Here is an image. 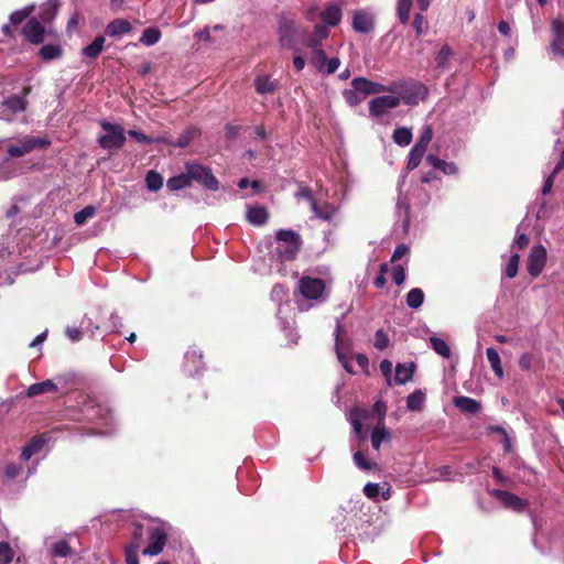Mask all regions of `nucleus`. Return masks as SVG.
<instances>
[{
  "label": "nucleus",
  "instance_id": "1",
  "mask_svg": "<svg viewBox=\"0 0 564 564\" xmlns=\"http://www.w3.org/2000/svg\"><path fill=\"white\" fill-rule=\"evenodd\" d=\"M278 246L275 247V254L282 261H292L296 258L301 246V236L291 229H280L275 235Z\"/></svg>",
  "mask_w": 564,
  "mask_h": 564
},
{
  "label": "nucleus",
  "instance_id": "2",
  "mask_svg": "<svg viewBox=\"0 0 564 564\" xmlns=\"http://www.w3.org/2000/svg\"><path fill=\"white\" fill-rule=\"evenodd\" d=\"M100 127L106 132L98 139V143L102 149L120 150L124 145L126 134L121 124L104 120L100 122Z\"/></svg>",
  "mask_w": 564,
  "mask_h": 564
},
{
  "label": "nucleus",
  "instance_id": "3",
  "mask_svg": "<svg viewBox=\"0 0 564 564\" xmlns=\"http://www.w3.org/2000/svg\"><path fill=\"white\" fill-rule=\"evenodd\" d=\"M299 34L295 20L281 14L278 19V35L281 47L296 51Z\"/></svg>",
  "mask_w": 564,
  "mask_h": 564
},
{
  "label": "nucleus",
  "instance_id": "4",
  "mask_svg": "<svg viewBox=\"0 0 564 564\" xmlns=\"http://www.w3.org/2000/svg\"><path fill=\"white\" fill-rule=\"evenodd\" d=\"M31 93V87L22 88L21 95L8 97L1 102V119L11 121L13 116L26 110L28 101L25 97Z\"/></svg>",
  "mask_w": 564,
  "mask_h": 564
},
{
  "label": "nucleus",
  "instance_id": "5",
  "mask_svg": "<svg viewBox=\"0 0 564 564\" xmlns=\"http://www.w3.org/2000/svg\"><path fill=\"white\" fill-rule=\"evenodd\" d=\"M187 176L191 182L195 181L210 191H217L219 187L218 180L212 173V170L198 163L186 164Z\"/></svg>",
  "mask_w": 564,
  "mask_h": 564
},
{
  "label": "nucleus",
  "instance_id": "6",
  "mask_svg": "<svg viewBox=\"0 0 564 564\" xmlns=\"http://www.w3.org/2000/svg\"><path fill=\"white\" fill-rule=\"evenodd\" d=\"M326 285L319 278L302 276L299 281V290L303 297L307 300H319L325 292Z\"/></svg>",
  "mask_w": 564,
  "mask_h": 564
},
{
  "label": "nucleus",
  "instance_id": "7",
  "mask_svg": "<svg viewBox=\"0 0 564 564\" xmlns=\"http://www.w3.org/2000/svg\"><path fill=\"white\" fill-rule=\"evenodd\" d=\"M205 367L203 361V352L196 346L189 347L184 354V361L182 366V370L187 377H195L198 375Z\"/></svg>",
  "mask_w": 564,
  "mask_h": 564
},
{
  "label": "nucleus",
  "instance_id": "8",
  "mask_svg": "<svg viewBox=\"0 0 564 564\" xmlns=\"http://www.w3.org/2000/svg\"><path fill=\"white\" fill-rule=\"evenodd\" d=\"M148 540L149 543L142 550V554L148 556H155L164 550L167 543V534L162 528L153 527L149 529Z\"/></svg>",
  "mask_w": 564,
  "mask_h": 564
},
{
  "label": "nucleus",
  "instance_id": "9",
  "mask_svg": "<svg viewBox=\"0 0 564 564\" xmlns=\"http://www.w3.org/2000/svg\"><path fill=\"white\" fill-rule=\"evenodd\" d=\"M547 260L546 249L542 245L533 246L527 259V270L532 278H538Z\"/></svg>",
  "mask_w": 564,
  "mask_h": 564
},
{
  "label": "nucleus",
  "instance_id": "10",
  "mask_svg": "<svg viewBox=\"0 0 564 564\" xmlns=\"http://www.w3.org/2000/svg\"><path fill=\"white\" fill-rule=\"evenodd\" d=\"M400 105V98L392 95L379 96L370 100L369 112L373 117H381L387 109L395 108Z\"/></svg>",
  "mask_w": 564,
  "mask_h": 564
},
{
  "label": "nucleus",
  "instance_id": "11",
  "mask_svg": "<svg viewBox=\"0 0 564 564\" xmlns=\"http://www.w3.org/2000/svg\"><path fill=\"white\" fill-rule=\"evenodd\" d=\"M45 29L36 18H30L22 28V34L31 44H41L44 41Z\"/></svg>",
  "mask_w": 564,
  "mask_h": 564
},
{
  "label": "nucleus",
  "instance_id": "12",
  "mask_svg": "<svg viewBox=\"0 0 564 564\" xmlns=\"http://www.w3.org/2000/svg\"><path fill=\"white\" fill-rule=\"evenodd\" d=\"M490 495L498 499L506 508L513 509L516 511H522L527 507L528 502L521 499L519 496L502 489H492Z\"/></svg>",
  "mask_w": 564,
  "mask_h": 564
},
{
  "label": "nucleus",
  "instance_id": "13",
  "mask_svg": "<svg viewBox=\"0 0 564 564\" xmlns=\"http://www.w3.org/2000/svg\"><path fill=\"white\" fill-rule=\"evenodd\" d=\"M351 86L361 95L362 98L384 90L383 85L373 83L365 77L354 78Z\"/></svg>",
  "mask_w": 564,
  "mask_h": 564
},
{
  "label": "nucleus",
  "instance_id": "14",
  "mask_svg": "<svg viewBox=\"0 0 564 564\" xmlns=\"http://www.w3.org/2000/svg\"><path fill=\"white\" fill-rule=\"evenodd\" d=\"M369 416H370V412L367 409L354 408L349 412V421L352 425L354 432H355L356 436L361 441H365L367 437L366 432L364 431V427H362L361 420L367 419Z\"/></svg>",
  "mask_w": 564,
  "mask_h": 564
},
{
  "label": "nucleus",
  "instance_id": "15",
  "mask_svg": "<svg viewBox=\"0 0 564 564\" xmlns=\"http://www.w3.org/2000/svg\"><path fill=\"white\" fill-rule=\"evenodd\" d=\"M199 134L198 129L195 127L187 128L177 139H173L171 137H164L160 140L165 144L177 147V148H186L197 135Z\"/></svg>",
  "mask_w": 564,
  "mask_h": 564
},
{
  "label": "nucleus",
  "instance_id": "16",
  "mask_svg": "<svg viewBox=\"0 0 564 564\" xmlns=\"http://www.w3.org/2000/svg\"><path fill=\"white\" fill-rule=\"evenodd\" d=\"M552 31L554 33L552 50L554 53L564 56V22L561 20H554L552 22Z\"/></svg>",
  "mask_w": 564,
  "mask_h": 564
},
{
  "label": "nucleus",
  "instance_id": "17",
  "mask_svg": "<svg viewBox=\"0 0 564 564\" xmlns=\"http://www.w3.org/2000/svg\"><path fill=\"white\" fill-rule=\"evenodd\" d=\"M416 369L414 362L398 364L395 367L394 383L405 384L411 381Z\"/></svg>",
  "mask_w": 564,
  "mask_h": 564
},
{
  "label": "nucleus",
  "instance_id": "18",
  "mask_svg": "<svg viewBox=\"0 0 564 564\" xmlns=\"http://www.w3.org/2000/svg\"><path fill=\"white\" fill-rule=\"evenodd\" d=\"M390 432L384 425L383 419H379L377 425L371 433V446L373 449L379 451L383 441H390Z\"/></svg>",
  "mask_w": 564,
  "mask_h": 564
},
{
  "label": "nucleus",
  "instance_id": "19",
  "mask_svg": "<svg viewBox=\"0 0 564 564\" xmlns=\"http://www.w3.org/2000/svg\"><path fill=\"white\" fill-rule=\"evenodd\" d=\"M329 35V30L324 24H315L313 33L308 36L306 45L313 48H322V43Z\"/></svg>",
  "mask_w": 564,
  "mask_h": 564
},
{
  "label": "nucleus",
  "instance_id": "20",
  "mask_svg": "<svg viewBox=\"0 0 564 564\" xmlns=\"http://www.w3.org/2000/svg\"><path fill=\"white\" fill-rule=\"evenodd\" d=\"M132 30L131 23L126 19H115L111 21L105 30L108 36H118L130 33Z\"/></svg>",
  "mask_w": 564,
  "mask_h": 564
},
{
  "label": "nucleus",
  "instance_id": "21",
  "mask_svg": "<svg viewBox=\"0 0 564 564\" xmlns=\"http://www.w3.org/2000/svg\"><path fill=\"white\" fill-rule=\"evenodd\" d=\"M322 21L328 26H336L341 20V10L337 4L330 3L321 12Z\"/></svg>",
  "mask_w": 564,
  "mask_h": 564
},
{
  "label": "nucleus",
  "instance_id": "22",
  "mask_svg": "<svg viewBox=\"0 0 564 564\" xmlns=\"http://www.w3.org/2000/svg\"><path fill=\"white\" fill-rule=\"evenodd\" d=\"M426 162L434 169L442 171L445 175H454L458 172L455 163L446 162L434 154H427Z\"/></svg>",
  "mask_w": 564,
  "mask_h": 564
},
{
  "label": "nucleus",
  "instance_id": "23",
  "mask_svg": "<svg viewBox=\"0 0 564 564\" xmlns=\"http://www.w3.org/2000/svg\"><path fill=\"white\" fill-rule=\"evenodd\" d=\"M247 220L254 226H262L269 220V213L263 206L248 207Z\"/></svg>",
  "mask_w": 564,
  "mask_h": 564
},
{
  "label": "nucleus",
  "instance_id": "24",
  "mask_svg": "<svg viewBox=\"0 0 564 564\" xmlns=\"http://www.w3.org/2000/svg\"><path fill=\"white\" fill-rule=\"evenodd\" d=\"M57 392V386L52 380H45L42 382L31 384L26 390L29 398H34L44 393Z\"/></svg>",
  "mask_w": 564,
  "mask_h": 564
},
{
  "label": "nucleus",
  "instance_id": "25",
  "mask_svg": "<svg viewBox=\"0 0 564 564\" xmlns=\"http://www.w3.org/2000/svg\"><path fill=\"white\" fill-rule=\"evenodd\" d=\"M253 84L259 95L273 94L279 88V82L270 80L268 76H257Z\"/></svg>",
  "mask_w": 564,
  "mask_h": 564
},
{
  "label": "nucleus",
  "instance_id": "26",
  "mask_svg": "<svg viewBox=\"0 0 564 564\" xmlns=\"http://www.w3.org/2000/svg\"><path fill=\"white\" fill-rule=\"evenodd\" d=\"M352 28L360 33H368L373 28L371 18L364 12H356L352 19Z\"/></svg>",
  "mask_w": 564,
  "mask_h": 564
},
{
  "label": "nucleus",
  "instance_id": "27",
  "mask_svg": "<svg viewBox=\"0 0 564 564\" xmlns=\"http://www.w3.org/2000/svg\"><path fill=\"white\" fill-rule=\"evenodd\" d=\"M454 404L462 412L475 414L480 410V403L469 397H457L454 400Z\"/></svg>",
  "mask_w": 564,
  "mask_h": 564
},
{
  "label": "nucleus",
  "instance_id": "28",
  "mask_svg": "<svg viewBox=\"0 0 564 564\" xmlns=\"http://www.w3.org/2000/svg\"><path fill=\"white\" fill-rule=\"evenodd\" d=\"M105 37L99 35L87 46L83 48V55L88 58H97L104 50Z\"/></svg>",
  "mask_w": 564,
  "mask_h": 564
},
{
  "label": "nucleus",
  "instance_id": "29",
  "mask_svg": "<svg viewBox=\"0 0 564 564\" xmlns=\"http://www.w3.org/2000/svg\"><path fill=\"white\" fill-rule=\"evenodd\" d=\"M486 356L492 371L499 379H501L503 377V369L501 366V360L498 351L495 348L489 347L486 350Z\"/></svg>",
  "mask_w": 564,
  "mask_h": 564
},
{
  "label": "nucleus",
  "instance_id": "30",
  "mask_svg": "<svg viewBox=\"0 0 564 564\" xmlns=\"http://www.w3.org/2000/svg\"><path fill=\"white\" fill-rule=\"evenodd\" d=\"M189 176H187V170L176 176L167 180L166 186L170 191H180L191 185Z\"/></svg>",
  "mask_w": 564,
  "mask_h": 564
},
{
  "label": "nucleus",
  "instance_id": "31",
  "mask_svg": "<svg viewBox=\"0 0 564 564\" xmlns=\"http://www.w3.org/2000/svg\"><path fill=\"white\" fill-rule=\"evenodd\" d=\"M454 55L453 50L447 45H443L435 56V63L437 68L446 69L449 66V59Z\"/></svg>",
  "mask_w": 564,
  "mask_h": 564
},
{
  "label": "nucleus",
  "instance_id": "32",
  "mask_svg": "<svg viewBox=\"0 0 564 564\" xmlns=\"http://www.w3.org/2000/svg\"><path fill=\"white\" fill-rule=\"evenodd\" d=\"M429 340H430V345H431L432 349L437 355H440L444 358L451 357L452 350L444 339L436 337V336H431Z\"/></svg>",
  "mask_w": 564,
  "mask_h": 564
},
{
  "label": "nucleus",
  "instance_id": "33",
  "mask_svg": "<svg viewBox=\"0 0 564 564\" xmlns=\"http://www.w3.org/2000/svg\"><path fill=\"white\" fill-rule=\"evenodd\" d=\"M161 31L156 26L147 28L140 37V42L147 46H152L161 39Z\"/></svg>",
  "mask_w": 564,
  "mask_h": 564
},
{
  "label": "nucleus",
  "instance_id": "34",
  "mask_svg": "<svg viewBox=\"0 0 564 564\" xmlns=\"http://www.w3.org/2000/svg\"><path fill=\"white\" fill-rule=\"evenodd\" d=\"M425 152L426 149H422L414 144L408 156L406 169L409 171L416 169L420 165Z\"/></svg>",
  "mask_w": 564,
  "mask_h": 564
},
{
  "label": "nucleus",
  "instance_id": "35",
  "mask_svg": "<svg viewBox=\"0 0 564 564\" xmlns=\"http://www.w3.org/2000/svg\"><path fill=\"white\" fill-rule=\"evenodd\" d=\"M424 297V292L420 288L411 289L406 294V305L416 310L423 304Z\"/></svg>",
  "mask_w": 564,
  "mask_h": 564
},
{
  "label": "nucleus",
  "instance_id": "36",
  "mask_svg": "<svg viewBox=\"0 0 564 564\" xmlns=\"http://www.w3.org/2000/svg\"><path fill=\"white\" fill-rule=\"evenodd\" d=\"M393 141L400 147H406L412 142V131L409 128H397L393 131Z\"/></svg>",
  "mask_w": 564,
  "mask_h": 564
},
{
  "label": "nucleus",
  "instance_id": "37",
  "mask_svg": "<svg viewBox=\"0 0 564 564\" xmlns=\"http://www.w3.org/2000/svg\"><path fill=\"white\" fill-rule=\"evenodd\" d=\"M63 53V50L59 45L56 44H46L43 45L40 51L39 55L43 61H51L59 57Z\"/></svg>",
  "mask_w": 564,
  "mask_h": 564
},
{
  "label": "nucleus",
  "instance_id": "38",
  "mask_svg": "<svg viewBox=\"0 0 564 564\" xmlns=\"http://www.w3.org/2000/svg\"><path fill=\"white\" fill-rule=\"evenodd\" d=\"M425 395L421 390H415L406 398V406L410 411H421Z\"/></svg>",
  "mask_w": 564,
  "mask_h": 564
},
{
  "label": "nucleus",
  "instance_id": "39",
  "mask_svg": "<svg viewBox=\"0 0 564 564\" xmlns=\"http://www.w3.org/2000/svg\"><path fill=\"white\" fill-rule=\"evenodd\" d=\"M35 7L33 4L28 6L21 10H17L12 12L9 17L10 23L13 26L20 25L24 20H26L31 13L34 11Z\"/></svg>",
  "mask_w": 564,
  "mask_h": 564
},
{
  "label": "nucleus",
  "instance_id": "40",
  "mask_svg": "<svg viewBox=\"0 0 564 564\" xmlns=\"http://www.w3.org/2000/svg\"><path fill=\"white\" fill-rule=\"evenodd\" d=\"M412 4L413 0H398L397 14L402 24L409 22Z\"/></svg>",
  "mask_w": 564,
  "mask_h": 564
},
{
  "label": "nucleus",
  "instance_id": "41",
  "mask_svg": "<svg viewBox=\"0 0 564 564\" xmlns=\"http://www.w3.org/2000/svg\"><path fill=\"white\" fill-rule=\"evenodd\" d=\"M316 217L323 219V220H330L333 216L335 215V207L330 205L329 203H325L324 205L319 206L317 202L315 203V207H311Z\"/></svg>",
  "mask_w": 564,
  "mask_h": 564
},
{
  "label": "nucleus",
  "instance_id": "42",
  "mask_svg": "<svg viewBox=\"0 0 564 564\" xmlns=\"http://www.w3.org/2000/svg\"><path fill=\"white\" fill-rule=\"evenodd\" d=\"M145 184L149 191L156 192L163 185V177L160 173L151 170L145 175Z\"/></svg>",
  "mask_w": 564,
  "mask_h": 564
},
{
  "label": "nucleus",
  "instance_id": "43",
  "mask_svg": "<svg viewBox=\"0 0 564 564\" xmlns=\"http://www.w3.org/2000/svg\"><path fill=\"white\" fill-rule=\"evenodd\" d=\"M57 8H58V4L56 1H53V0L48 1V3L45 6V8L42 9V11L40 13L41 21L43 23L51 22L57 13Z\"/></svg>",
  "mask_w": 564,
  "mask_h": 564
},
{
  "label": "nucleus",
  "instance_id": "44",
  "mask_svg": "<svg viewBox=\"0 0 564 564\" xmlns=\"http://www.w3.org/2000/svg\"><path fill=\"white\" fill-rule=\"evenodd\" d=\"M96 214V208L93 205L84 207L82 210L75 213L74 221L80 226L84 225L89 218H93Z\"/></svg>",
  "mask_w": 564,
  "mask_h": 564
},
{
  "label": "nucleus",
  "instance_id": "45",
  "mask_svg": "<svg viewBox=\"0 0 564 564\" xmlns=\"http://www.w3.org/2000/svg\"><path fill=\"white\" fill-rule=\"evenodd\" d=\"M312 51V64L318 72H323L327 61L325 51L323 48H313Z\"/></svg>",
  "mask_w": 564,
  "mask_h": 564
},
{
  "label": "nucleus",
  "instance_id": "46",
  "mask_svg": "<svg viewBox=\"0 0 564 564\" xmlns=\"http://www.w3.org/2000/svg\"><path fill=\"white\" fill-rule=\"evenodd\" d=\"M519 263H520V256L518 253L512 254L510 257V259L506 265V270H505V274L508 279H513L517 276Z\"/></svg>",
  "mask_w": 564,
  "mask_h": 564
},
{
  "label": "nucleus",
  "instance_id": "47",
  "mask_svg": "<svg viewBox=\"0 0 564 564\" xmlns=\"http://www.w3.org/2000/svg\"><path fill=\"white\" fill-rule=\"evenodd\" d=\"M295 197L297 199H301V198L306 199L310 203L311 207H315V203L317 202L313 194V191L308 186L303 185V184H301L299 186V188L295 193Z\"/></svg>",
  "mask_w": 564,
  "mask_h": 564
},
{
  "label": "nucleus",
  "instance_id": "48",
  "mask_svg": "<svg viewBox=\"0 0 564 564\" xmlns=\"http://www.w3.org/2000/svg\"><path fill=\"white\" fill-rule=\"evenodd\" d=\"M412 26L415 30L416 37H420L427 30V21L425 17L421 13H415Z\"/></svg>",
  "mask_w": 564,
  "mask_h": 564
},
{
  "label": "nucleus",
  "instance_id": "49",
  "mask_svg": "<svg viewBox=\"0 0 564 564\" xmlns=\"http://www.w3.org/2000/svg\"><path fill=\"white\" fill-rule=\"evenodd\" d=\"M432 139H433V129L431 126H425L422 130L420 138L415 142V145L427 150V147H429L430 142L432 141Z\"/></svg>",
  "mask_w": 564,
  "mask_h": 564
},
{
  "label": "nucleus",
  "instance_id": "50",
  "mask_svg": "<svg viewBox=\"0 0 564 564\" xmlns=\"http://www.w3.org/2000/svg\"><path fill=\"white\" fill-rule=\"evenodd\" d=\"M52 553L54 556L65 557L72 553V547L66 541H58L54 543Z\"/></svg>",
  "mask_w": 564,
  "mask_h": 564
},
{
  "label": "nucleus",
  "instance_id": "51",
  "mask_svg": "<svg viewBox=\"0 0 564 564\" xmlns=\"http://www.w3.org/2000/svg\"><path fill=\"white\" fill-rule=\"evenodd\" d=\"M142 543H143V525L137 524L134 527V531L132 533V541L129 544H127V546L139 550Z\"/></svg>",
  "mask_w": 564,
  "mask_h": 564
},
{
  "label": "nucleus",
  "instance_id": "52",
  "mask_svg": "<svg viewBox=\"0 0 564 564\" xmlns=\"http://www.w3.org/2000/svg\"><path fill=\"white\" fill-rule=\"evenodd\" d=\"M13 558V551L8 542H0V564H10Z\"/></svg>",
  "mask_w": 564,
  "mask_h": 564
},
{
  "label": "nucleus",
  "instance_id": "53",
  "mask_svg": "<svg viewBox=\"0 0 564 564\" xmlns=\"http://www.w3.org/2000/svg\"><path fill=\"white\" fill-rule=\"evenodd\" d=\"M46 444V438L43 434H39L33 436L29 442L28 445L32 449L33 454H37Z\"/></svg>",
  "mask_w": 564,
  "mask_h": 564
},
{
  "label": "nucleus",
  "instance_id": "54",
  "mask_svg": "<svg viewBox=\"0 0 564 564\" xmlns=\"http://www.w3.org/2000/svg\"><path fill=\"white\" fill-rule=\"evenodd\" d=\"M375 347L379 350H383L389 346V337L383 329H378L375 335Z\"/></svg>",
  "mask_w": 564,
  "mask_h": 564
},
{
  "label": "nucleus",
  "instance_id": "55",
  "mask_svg": "<svg viewBox=\"0 0 564 564\" xmlns=\"http://www.w3.org/2000/svg\"><path fill=\"white\" fill-rule=\"evenodd\" d=\"M344 97L350 106L358 105L364 99L355 88L344 90Z\"/></svg>",
  "mask_w": 564,
  "mask_h": 564
},
{
  "label": "nucleus",
  "instance_id": "56",
  "mask_svg": "<svg viewBox=\"0 0 564 564\" xmlns=\"http://www.w3.org/2000/svg\"><path fill=\"white\" fill-rule=\"evenodd\" d=\"M354 462L362 470L372 469V465L366 459L365 455L359 451L354 454Z\"/></svg>",
  "mask_w": 564,
  "mask_h": 564
},
{
  "label": "nucleus",
  "instance_id": "57",
  "mask_svg": "<svg viewBox=\"0 0 564 564\" xmlns=\"http://www.w3.org/2000/svg\"><path fill=\"white\" fill-rule=\"evenodd\" d=\"M139 550H135L133 547L124 546V561L126 564H139V556H138Z\"/></svg>",
  "mask_w": 564,
  "mask_h": 564
},
{
  "label": "nucleus",
  "instance_id": "58",
  "mask_svg": "<svg viewBox=\"0 0 564 564\" xmlns=\"http://www.w3.org/2000/svg\"><path fill=\"white\" fill-rule=\"evenodd\" d=\"M380 370H381L382 375L384 376V378L387 379L388 386H391L392 384V378H391L392 362L388 359L382 360L380 362Z\"/></svg>",
  "mask_w": 564,
  "mask_h": 564
},
{
  "label": "nucleus",
  "instance_id": "59",
  "mask_svg": "<svg viewBox=\"0 0 564 564\" xmlns=\"http://www.w3.org/2000/svg\"><path fill=\"white\" fill-rule=\"evenodd\" d=\"M392 279L397 285H401L405 281V270L401 264L393 268Z\"/></svg>",
  "mask_w": 564,
  "mask_h": 564
},
{
  "label": "nucleus",
  "instance_id": "60",
  "mask_svg": "<svg viewBox=\"0 0 564 564\" xmlns=\"http://www.w3.org/2000/svg\"><path fill=\"white\" fill-rule=\"evenodd\" d=\"M364 494L370 499H376L380 494V487L378 484L368 482L364 487Z\"/></svg>",
  "mask_w": 564,
  "mask_h": 564
},
{
  "label": "nucleus",
  "instance_id": "61",
  "mask_svg": "<svg viewBox=\"0 0 564 564\" xmlns=\"http://www.w3.org/2000/svg\"><path fill=\"white\" fill-rule=\"evenodd\" d=\"M339 65H340L339 58H337V57L327 58L323 72L326 75H332L338 69Z\"/></svg>",
  "mask_w": 564,
  "mask_h": 564
},
{
  "label": "nucleus",
  "instance_id": "62",
  "mask_svg": "<svg viewBox=\"0 0 564 564\" xmlns=\"http://www.w3.org/2000/svg\"><path fill=\"white\" fill-rule=\"evenodd\" d=\"M22 468L17 464H8L4 469V476L8 479H15L18 476H20Z\"/></svg>",
  "mask_w": 564,
  "mask_h": 564
},
{
  "label": "nucleus",
  "instance_id": "63",
  "mask_svg": "<svg viewBox=\"0 0 564 564\" xmlns=\"http://www.w3.org/2000/svg\"><path fill=\"white\" fill-rule=\"evenodd\" d=\"M557 174L558 173H555V169H553L552 173L546 177L541 189L543 195H547L552 192L554 180Z\"/></svg>",
  "mask_w": 564,
  "mask_h": 564
},
{
  "label": "nucleus",
  "instance_id": "64",
  "mask_svg": "<svg viewBox=\"0 0 564 564\" xmlns=\"http://www.w3.org/2000/svg\"><path fill=\"white\" fill-rule=\"evenodd\" d=\"M409 252V247L404 243L398 245L392 253L391 262L400 260L403 256Z\"/></svg>",
  "mask_w": 564,
  "mask_h": 564
}]
</instances>
